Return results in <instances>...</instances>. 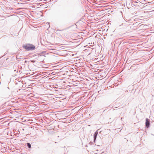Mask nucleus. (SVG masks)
<instances>
[{
  "label": "nucleus",
  "instance_id": "nucleus-1",
  "mask_svg": "<svg viewBox=\"0 0 154 154\" xmlns=\"http://www.w3.org/2000/svg\"><path fill=\"white\" fill-rule=\"evenodd\" d=\"M24 48L27 51L32 50L35 49V46L32 44H28L24 46Z\"/></svg>",
  "mask_w": 154,
  "mask_h": 154
},
{
  "label": "nucleus",
  "instance_id": "nucleus-2",
  "mask_svg": "<svg viewBox=\"0 0 154 154\" xmlns=\"http://www.w3.org/2000/svg\"><path fill=\"white\" fill-rule=\"evenodd\" d=\"M149 125H150L149 120L148 118H146V126L147 128H148Z\"/></svg>",
  "mask_w": 154,
  "mask_h": 154
},
{
  "label": "nucleus",
  "instance_id": "nucleus-3",
  "mask_svg": "<svg viewBox=\"0 0 154 154\" xmlns=\"http://www.w3.org/2000/svg\"><path fill=\"white\" fill-rule=\"evenodd\" d=\"M97 134H98L97 132V131H96L95 132V133H94V141H95V140L96 139L97 136Z\"/></svg>",
  "mask_w": 154,
  "mask_h": 154
},
{
  "label": "nucleus",
  "instance_id": "nucleus-4",
  "mask_svg": "<svg viewBox=\"0 0 154 154\" xmlns=\"http://www.w3.org/2000/svg\"><path fill=\"white\" fill-rule=\"evenodd\" d=\"M27 146L29 148H31V144L29 143H27Z\"/></svg>",
  "mask_w": 154,
  "mask_h": 154
}]
</instances>
